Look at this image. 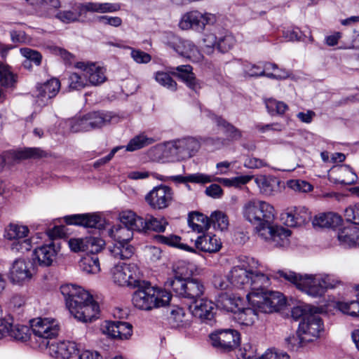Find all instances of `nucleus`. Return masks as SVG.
I'll use <instances>...</instances> for the list:
<instances>
[{
  "label": "nucleus",
  "mask_w": 359,
  "mask_h": 359,
  "mask_svg": "<svg viewBox=\"0 0 359 359\" xmlns=\"http://www.w3.org/2000/svg\"><path fill=\"white\" fill-rule=\"evenodd\" d=\"M271 276L269 269L254 258L247 264L233 266L226 278L231 285L238 288H250L247 297L253 306L266 313L281 309L286 304L284 295L278 291H264Z\"/></svg>",
  "instance_id": "f257e3e1"
},
{
  "label": "nucleus",
  "mask_w": 359,
  "mask_h": 359,
  "mask_svg": "<svg viewBox=\"0 0 359 359\" xmlns=\"http://www.w3.org/2000/svg\"><path fill=\"white\" fill-rule=\"evenodd\" d=\"M60 292L69 312L78 320L88 323L98 318L99 305L83 288L65 284L60 287Z\"/></svg>",
  "instance_id": "f03ea898"
},
{
  "label": "nucleus",
  "mask_w": 359,
  "mask_h": 359,
  "mask_svg": "<svg viewBox=\"0 0 359 359\" xmlns=\"http://www.w3.org/2000/svg\"><path fill=\"white\" fill-rule=\"evenodd\" d=\"M243 217L255 225V231L259 235L267 230L275 219V209L270 203L259 200L246 202L242 209Z\"/></svg>",
  "instance_id": "7ed1b4c3"
},
{
  "label": "nucleus",
  "mask_w": 359,
  "mask_h": 359,
  "mask_svg": "<svg viewBox=\"0 0 359 359\" xmlns=\"http://www.w3.org/2000/svg\"><path fill=\"white\" fill-rule=\"evenodd\" d=\"M136 287L138 289L134 292L132 302L138 309L149 311L165 306L171 300L172 295L169 292L152 287L150 283L140 281V285Z\"/></svg>",
  "instance_id": "20e7f679"
},
{
  "label": "nucleus",
  "mask_w": 359,
  "mask_h": 359,
  "mask_svg": "<svg viewBox=\"0 0 359 359\" xmlns=\"http://www.w3.org/2000/svg\"><path fill=\"white\" fill-rule=\"evenodd\" d=\"M121 6L118 4L88 2L76 4L72 10L60 11L55 18L63 23H72L79 20L81 16L90 13H114L119 11Z\"/></svg>",
  "instance_id": "39448f33"
},
{
  "label": "nucleus",
  "mask_w": 359,
  "mask_h": 359,
  "mask_svg": "<svg viewBox=\"0 0 359 359\" xmlns=\"http://www.w3.org/2000/svg\"><path fill=\"white\" fill-rule=\"evenodd\" d=\"M173 277L168 278L165 286L170 288L178 297L196 301L205 291L203 283L197 278H183V273L175 269Z\"/></svg>",
  "instance_id": "423d86ee"
},
{
  "label": "nucleus",
  "mask_w": 359,
  "mask_h": 359,
  "mask_svg": "<svg viewBox=\"0 0 359 359\" xmlns=\"http://www.w3.org/2000/svg\"><path fill=\"white\" fill-rule=\"evenodd\" d=\"M280 277L294 284L299 290L304 292L313 297L323 296L324 287L321 280V276L300 275L291 271L279 270L277 272Z\"/></svg>",
  "instance_id": "0eeeda50"
},
{
  "label": "nucleus",
  "mask_w": 359,
  "mask_h": 359,
  "mask_svg": "<svg viewBox=\"0 0 359 359\" xmlns=\"http://www.w3.org/2000/svg\"><path fill=\"white\" fill-rule=\"evenodd\" d=\"M30 326L34 334L36 346L47 348L50 340L57 337L60 325L57 320L50 318H37L30 320Z\"/></svg>",
  "instance_id": "6e6552de"
},
{
  "label": "nucleus",
  "mask_w": 359,
  "mask_h": 359,
  "mask_svg": "<svg viewBox=\"0 0 359 359\" xmlns=\"http://www.w3.org/2000/svg\"><path fill=\"white\" fill-rule=\"evenodd\" d=\"M133 231L128 226H114L110 229L109 234L116 241L109 250L115 259H127L134 254V248L128 243L133 236Z\"/></svg>",
  "instance_id": "1a4fd4ad"
},
{
  "label": "nucleus",
  "mask_w": 359,
  "mask_h": 359,
  "mask_svg": "<svg viewBox=\"0 0 359 359\" xmlns=\"http://www.w3.org/2000/svg\"><path fill=\"white\" fill-rule=\"evenodd\" d=\"M165 43L179 56L191 62H199L203 59V55L199 47L189 39L182 38L170 34L168 35Z\"/></svg>",
  "instance_id": "9d476101"
},
{
  "label": "nucleus",
  "mask_w": 359,
  "mask_h": 359,
  "mask_svg": "<svg viewBox=\"0 0 359 359\" xmlns=\"http://www.w3.org/2000/svg\"><path fill=\"white\" fill-rule=\"evenodd\" d=\"M217 20L215 15L208 12L192 10L184 13L178 23L180 29L202 32L207 25H213Z\"/></svg>",
  "instance_id": "9b49d317"
},
{
  "label": "nucleus",
  "mask_w": 359,
  "mask_h": 359,
  "mask_svg": "<svg viewBox=\"0 0 359 359\" xmlns=\"http://www.w3.org/2000/svg\"><path fill=\"white\" fill-rule=\"evenodd\" d=\"M111 273L113 281L118 285L133 287L140 285L139 269L134 264H116L111 269Z\"/></svg>",
  "instance_id": "f8f14e48"
},
{
  "label": "nucleus",
  "mask_w": 359,
  "mask_h": 359,
  "mask_svg": "<svg viewBox=\"0 0 359 359\" xmlns=\"http://www.w3.org/2000/svg\"><path fill=\"white\" fill-rule=\"evenodd\" d=\"M212 345L222 351H231L240 345L241 337L236 330H220L210 336Z\"/></svg>",
  "instance_id": "ddd939ff"
},
{
  "label": "nucleus",
  "mask_w": 359,
  "mask_h": 359,
  "mask_svg": "<svg viewBox=\"0 0 359 359\" xmlns=\"http://www.w3.org/2000/svg\"><path fill=\"white\" fill-rule=\"evenodd\" d=\"M75 68L84 74L88 87L99 86L107 81L105 69L91 62H78Z\"/></svg>",
  "instance_id": "4468645a"
},
{
  "label": "nucleus",
  "mask_w": 359,
  "mask_h": 359,
  "mask_svg": "<svg viewBox=\"0 0 359 359\" xmlns=\"http://www.w3.org/2000/svg\"><path fill=\"white\" fill-rule=\"evenodd\" d=\"M298 329L299 332L302 334L303 339L309 343L320 337L324 327L321 318L313 313L306 316L299 323Z\"/></svg>",
  "instance_id": "2eb2a0df"
},
{
  "label": "nucleus",
  "mask_w": 359,
  "mask_h": 359,
  "mask_svg": "<svg viewBox=\"0 0 359 359\" xmlns=\"http://www.w3.org/2000/svg\"><path fill=\"white\" fill-rule=\"evenodd\" d=\"M173 198L172 190L168 186L154 187L145 196V200L153 209L161 210L167 208Z\"/></svg>",
  "instance_id": "dca6fc26"
},
{
  "label": "nucleus",
  "mask_w": 359,
  "mask_h": 359,
  "mask_svg": "<svg viewBox=\"0 0 359 359\" xmlns=\"http://www.w3.org/2000/svg\"><path fill=\"white\" fill-rule=\"evenodd\" d=\"M33 277L29 263L24 259H16L11 264L8 278L13 284L22 285Z\"/></svg>",
  "instance_id": "f3484780"
},
{
  "label": "nucleus",
  "mask_w": 359,
  "mask_h": 359,
  "mask_svg": "<svg viewBox=\"0 0 359 359\" xmlns=\"http://www.w3.org/2000/svg\"><path fill=\"white\" fill-rule=\"evenodd\" d=\"M291 231L280 226H274L273 224L267 228V230L263 231L258 236L269 242L271 245L276 248H285L290 244L289 237Z\"/></svg>",
  "instance_id": "a211bd4d"
},
{
  "label": "nucleus",
  "mask_w": 359,
  "mask_h": 359,
  "mask_svg": "<svg viewBox=\"0 0 359 359\" xmlns=\"http://www.w3.org/2000/svg\"><path fill=\"white\" fill-rule=\"evenodd\" d=\"M36 104L39 107L47 105L50 100L56 96L60 89V82L57 79L53 78L46 82L38 85Z\"/></svg>",
  "instance_id": "6ab92c4d"
},
{
  "label": "nucleus",
  "mask_w": 359,
  "mask_h": 359,
  "mask_svg": "<svg viewBox=\"0 0 359 359\" xmlns=\"http://www.w3.org/2000/svg\"><path fill=\"white\" fill-rule=\"evenodd\" d=\"M60 246L55 242L36 248L33 252V260L41 266H50L55 259Z\"/></svg>",
  "instance_id": "aec40b11"
},
{
  "label": "nucleus",
  "mask_w": 359,
  "mask_h": 359,
  "mask_svg": "<svg viewBox=\"0 0 359 359\" xmlns=\"http://www.w3.org/2000/svg\"><path fill=\"white\" fill-rule=\"evenodd\" d=\"M328 175L334 183L344 185H351L358 179L356 174L347 165L339 164L332 166Z\"/></svg>",
  "instance_id": "412c9836"
},
{
  "label": "nucleus",
  "mask_w": 359,
  "mask_h": 359,
  "mask_svg": "<svg viewBox=\"0 0 359 359\" xmlns=\"http://www.w3.org/2000/svg\"><path fill=\"white\" fill-rule=\"evenodd\" d=\"M281 219L288 226H301L310 220L311 212L305 207H294L282 214Z\"/></svg>",
  "instance_id": "4be33fe9"
},
{
  "label": "nucleus",
  "mask_w": 359,
  "mask_h": 359,
  "mask_svg": "<svg viewBox=\"0 0 359 359\" xmlns=\"http://www.w3.org/2000/svg\"><path fill=\"white\" fill-rule=\"evenodd\" d=\"M154 140L147 137L145 135L141 134L135 136L130 140L126 146H118L112 149L107 157H113L114 155H126V151H133L140 149L145 146L152 144Z\"/></svg>",
  "instance_id": "5701e85b"
},
{
  "label": "nucleus",
  "mask_w": 359,
  "mask_h": 359,
  "mask_svg": "<svg viewBox=\"0 0 359 359\" xmlns=\"http://www.w3.org/2000/svg\"><path fill=\"white\" fill-rule=\"evenodd\" d=\"M104 332L113 339H128L132 335L133 326L127 322H107Z\"/></svg>",
  "instance_id": "b1692460"
},
{
  "label": "nucleus",
  "mask_w": 359,
  "mask_h": 359,
  "mask_svg": "<svg viewBox=\"0 0 359 359\" xmlns=\"http://www.w3.org/2000/svg\"><path fill=\"white\" fill-rule=\"evenodd\" d=\"M65 220L67 224L79 225L86 228H97L102 226V218L96 214H78L67 216Z\"/></svg>",
  "instance_id": "393cba45"
},
{
  "label": "nucleus",
  "mask_w": 359,
  "mask_h": 359,
  "mask_svg": "<svg viewBox=\"0 0 359 359\" xmlns=\"http://www.w3.org/2000/svg\"><path fill=\"white\" fill-rule=\"evenodd\" d=\"M48 347L52 356L61 359H69L78 351L77 344L71 341L53 342Z\"/></svg>",
  "instance_id": "a878e982"
},
{
  "label": "nucleus",
  "mask_w": 359,
  "mask_h": 359,
  "mask_svg": "<svg viewBox=\"0 0 359 359\" xmlns=\"http://www.w3.org/2000/svg\"><path fill=\"white\" fill-rule=\"evenodd\" d=\"M216 305L212 301L201 299L191 311L192 315L203 322L210 323L214 320Z\"/></svg>",
  "instance_id": "bb28decb"
},
{
  "label": "nucleus",
  "mask_w": 359,
  "mask_h": 359,
  "mask_svg": "<svg viewBox=\"0 0 359 359\" xmlns=\"http://www.w3.org/2000/svg\"><path fill=\"white\" fill-rule=\"evenodd\" d=\"M337 238L344 247L359 246V227L351 224L340 229L337 233Z\"/></svg>",
  "instance_id": "cd10ccee"
},
{
  "label": "nucleus",
  "mask_w": 359,
  "mask_h": 359,
  "mask_svg": "<svg viewBox=\"0 0 359 359\" xmlns=\"http://www.w3.org/2000/svg\"><path fill=\"white\" fill-rule=\"evenodd\" d=\"M196 248L201 251L214 253L222 248V242L215 235L205 234L200 236L195 242Z\"/></svg>",
  "instance_id": "c85d7f7f"
},
{
  "label": "nucleus",
  "mask_w": 359,
  "mask_h": 359,
  "mask_svg": "<svg viewBox=\"0 0 359 359\" xmlns=\"http://www.w3.org/2000/svg\"><path fill=\"white\" fill-rule=\"evenodd\" d=\"M87 115L90 130L102 127L107 123H116L118 121V117L109 111H95Z\"/></svg>",
  "instance_id": "c756f323"
},
{
  "label": "nucleus",
  "mask_w": 359,
  "mask_h": 359,
  "mask_svg": "<svg viewBox=\"0 0 359 359\" xmlns=\"http://www.w3.org/2000/svg\"><path fill=\"white\" fill-rule=\"evenodd\" d=\"M172 74L183 81L190 89L197 91L200 88V85L193 73V68L191 65L178 66L175 68V72Z\"/></svg>",
  "instance_id": "7c9ffc66"
},
{
  "label": "nucleus",
  "mask_w": 359,
  "mask_h": 359,
  "mask_svg": "<svg viewBox=\"0 0 359 359\" xmlns=\"http://www.w3.org/2000/svg\"><path fill=\"white\" fill-rule=\"evenodd\" d=\"M341 217L334 212L321 213L316 215L313 220L314 226L320 228H334L340 224Z\"/></svg>",
  "instance_id": "2f4dec72"
},
{
  "label": "nucleus",
  "mask_w": 359,
  "mask_h": 359,
  "mask_svg": "<svg viewBox=\"0 0 359 359\" xmlns=\"http://www.w3.org/2000/svg\"><path fill=\"white\" fill-rule=\"evenodd\" d=\"M119 219L124 225L123 226H128L137 231H141L143 229V218L137 216L132 210H126L121 212Z\"/></svg>",
  "instance_id": "473e14b6"
},
{
  "label": "nucleus",
  "mask_w": 359,
  "mask_h": 359,
  "mask_svg": "<svg viewBox=\"0 0 359 359\" xmlns=\"http://www.w3.org/2000/svg\"><path fill=\"white\" fill-rule=\"evenodd\" d=\"M188 223L192 230L197 233H203L210 228L209 217L197 212L189 215Z\"/></svg>",
  "instance_id": "72a5a7b5"
},
{
  "label": "nucleus",
  "mask_w": 359,
  "mask_h": 359,
  "mask_svg": "<svg viewBox=\"0 0 359 359\" xmlns=\"http://www.w3.org/2000/svg\"><path fill=\"white\" fill-rule=\"evenodd\" d=\"M60 126L65 128L67 132L78 133L90 130L88 115L82 118H74L63 121L60 123Z\"/></svg>",
  "instance_id": "f704fd0d"
},
{
  "label": "nucleus",
  "mask_w": 359,
  "mask_h": 359,
  "mask_svg": "<svg viewBox=\"0 0 359 359\" xmlns=\"http://www.w3.org/2000/svg\"><path fill=\"white\" fill-rule=\"evenodd\" d=\"M170 325L173 327H187L191 325L190 316L187 314L182 308L172 310L169 318Z\"/></svg>",
  "instance_id": "c9c22d12"
},
{
  "label": "nucleus",
  "mask_w": 359,
  "mask_h": 359,
  "mask_svg": "<svg viewBox=\"0 0 359 359\" xmlns=\"http://www.w3.org/2000/svg\"><path fill=\"white\" fill-rule=\"evenodd\" d=\"M255 182L260 189V191L265 195H271L278 186V181L276 178L261 175L255 179Z\"/></svg>",
  "instance_id": "e433bc0d"
},
{
  "label": "nucleus",
  "mask_w": 359,
  "mask_h": 359,
  "mask_svg": "<svg viewBox=\"0 0 359 359\" xmlns=\"http://www.w3.org/2000/svg\"><path fill=\"white\" fill-rule=\"evenodd\" d=\"M252 308H245L240 311L237 313L238 321L244 325L250 326L253 325L255 320L257 319L258 312L266 313L264 311H260L258 308L253 306L250 302Z\"/></svg>",
  "instance_id": "4c0bfd02"
},
{
  "label": "nucleus",
  "mask_w": 359,
  "mask_h": 359,
  "mask_svg": "<svg viewBox=\"0 0 359 359\" xmlns=\"http://www.w3.org/2000/svg\"><path fill=\"white\" fill-rule=\"evenodd\" d=\"M80 269L86 273L96 274L100 271V260L97 255H87L79 262Z\"/></svg>",
  "instance_id": "58836bf2"
},
{
  "label": "nucleus",
  "mask_w": 359,
  "mask_h": 359,
  "mask_svg": "<svg viewBox=\"0 0 359 359\" xmlns=\"http://www.w3.org/2000/svg\"><path fill=\"white\" fill-rule=\"evenodd\" d=\"M8 334L11 338L20 341H27L31 336L30 329L26 325H12L8 328L6 334Z\"/></svg>",
  "instance_id": "ea45409f"
},
{
  "label": "nucleus",
  "mask_w": 359,
  "mask_h": 359,
  "mask_svg": "<svg viewBox=\"0 0 359 359\" xmlns=\"http://www.w3.org/2000/svg\"><path fill=\"white\" fill-rule=\"evenodd\" d=\"M143 229L141 231L151 230L156 232H163L166 226L168 224L165 218H156L151 215H148L143 219Z\"/></svg>",
  "instance_id": "a19ab883"
},
{
  "label": "nucleus",
  "mask_w": 359,
  "mask_h": 359,
  "mask_svg": "<svg viewBox=\"0 0 359 359\" xmlns=\"http://www.w3.org/2000/svg\"><path fill=\"white\" fill-rule=\"evenodd\" d=\"M29 229L26 226L11 223L6 229L5 237L17 241L27 236Z\"/></svg>",
  "instance_id": "79ce46f5"
},
{
  "label": "nucleus",
  "mask_w": 359,
  "mask_h": 359,
  "mask_svg": "<svg viewBox=\"0 0 359 359\" xmlns=\"http://www.w3.org/2000/svg\"><path fill=\"white\" fill-rule=\"evenodd\" d=\"M212 120L221 128L222 133L229 137L231 141L238 140L241 137V132L236 128L234 126L227 123L222 118L217 116H212Z\"/></svg>",
  "instance_id": "37998d69"
},
{
  "label": "nucleus",
  "mask_w": 359,
  "mask_h": 359,
  "mask_svg": "<svg viewBox=\"0 0 359 359\" xmlns=\"http://www.w3.org/2000/svg\"><path fill=\"white\" fill-rule=\"evenodd\" d=\"M157 242L163 244H166L170 246L178 248L180 249L194 252L195 250L187 244L182 243L181 238L175 235H170L168 236L158 235L155 237Z\"/></svg>",
  "instance_id": "c03bdc74"
},
{
  "label": "nucleus",
  "mask_w": 359,
  "mask_h": 359,
  "mask_svg": "<svg viewBox=\"0 0 359 359\" xmlns=\"http://www.w3.org/2000/svg\"><path fill=\"white\" fill-rule=\"evenodd\" d=\"M156 149L159 152H161L163 156H165L182 154L180 139L159 144L156 147Z\"/></svg>",
  "instance_id": "a18cd8bd"
},
{
  "label": "nucleus",
  "mask_w": 359,
  "mask_h": 359,
  "mask_svg": "<svg viewBox=\"0 0 359 359\" xmlns=\"http://www.w3.org/2000/svg\"><path fill=\"white\" fill-rule=\"evenodd\" d=\"M244 165L250 169H259L263 167L269 166L272 169L281 171H292L294 170V167H290L286 165H280L278 167L271 166L262 158H245Z\"/></svg>",
  "instance_id": "49530a36"
},
{
  "label": "nucleus",
  "mask_w": 359,
  "mask_h": 359,
  "mask_svg": "<svg viewBox=\"0 0 359 359\" xmlns=\"http://www.w3.org/2000/svg\"><path fill=\"white\" fill-rule=\"evenodd\" d=\"M210 226L212 224L215 229L224 231L229 226V219L227 215L222 211H215L209 217Z\"/></svg>",
  "instance_id": "de8ad7c7"
},
{
  "label": "nucleus",
  "mask_w": 359,
  "mask_h": 359,
  "mask_svg": "<svg viewBox=\"0 0 359 359\" xmlns=\"http://www.w3.org/2000/svg\"><path fill=\"white\" fill-rule=\"evenodd\" d=\"M68 86L71 90H76L88 87L84 74L79 70L70 74L68 78Z\"/></svg>",
  "instance_id": "09e8293b"
},
{
  "label": "nucleus",
  "mask_w": 359,
  "mask_h": 359,
  "mask_svg": "<svg viewBox=\"0 0 359 359\" xmlns=\"http://www.w3.org/2000/svg\"><path fill=\"white\" fill-rule=\"evenodd\" d=\"M155 81L166 89L175 91L177 89V83L172 79L169 73L163 71H158L154 73Z\"/></svg>",
  "instance_id": "8fccbe9b"
},
{
  "label": "nucleus",
  "mask_w": 359,
  "mask_h": 359,
  "mask_svg": "<svg viewBox=\"0 0 359 359\" xmlns=\"http://www.w3.org/2000/svg\"><path fill=\"white\" fill-rule=\"evenodd\" d=\"M236 43L234 36L229 32H225L218 37L217 50L223 53H227L234 47Z\"/></svg>",
  "instance_id": "3c124183"
},
{
  "label": "nucleus",
  "mask_w": 359,
  "mask_h": 359,
  "mask_svg": "<svg viewBox=\"0 0 359 359\" xmlns=\"http://www.w3.org/2000/svg\"><path fill=\"white\" fill-rule=\"evenodd\" d=\"M266 107L271 115H282L287 109L288 106L282 101L269 98L265 101Z\"/></svg>",
  "instance_id": "603ef678"
},
{
  "label": "nucleus",
  "mask_w": 359,
  "mask_h": 359,
  "mask_svg": "<svg viewBox=\"0 0 359 359\" xmlns=\"http://www.w3.org/2000/svg\"><path fill=\"white\" fill-rule=\"evenodd\" d=\"M86 252L90 255H96L105 245L104 241L97 237H86Z\"/></svg>",
  "instance_id": "864d4df0"
},
{
  "label": "nucleus",
  "mask_w": 359,
  "mask_h": 359,
  "mask_svg": "<svg viewBox=\"0 0 359 359\" xmlns=\"http://www.w3.org/2000/svg\"><path fill=\"white\" fill-rule=\"evenodd\" d=\"M181 152L187 151L191 156H194L200 148L199 142L193 137L180 139Z\"/></svg>",
  "instance_id": "5fc2aeb1"
},
{
  "label": "nucleus",
  "mask_w": 359,
  "mask_h": 359,
  "mask_svg": "<svg viewBox=\"0 0 359 359\" xmlns=\"http://www.w3.org/2000/svg\"><path fill=\"white\" fill-rule=\"evenodd\" d=\"M15 83L14 74L7 65L0 64V86L5 88L12 87Z\"/></svg>",
  "instance_id": "6e6d98bb"
},
{
  "label": "nucleus",
  "mask_w": 359,
  "mask_h": 359,
  "mask_svg": "<svg viewBox=\"0 0 359 359\" xmlns=\"http://www.w3.org/2000/svg\"><path fill=\"white\" fill-rule=\"evenodd\" d=\"M285 340L287 347L292 350H297L308 344L307 341L303 339L302 334L299 332V329L295 333L287 337Z\"/></svg>",
  "instance_id": "4d7b16f0"
},
{
  "label": "nucleus",
  "mask_w": 359,
  "mask_h": 359,
  "mask_svg": "<svg viewBox=\"0 0 359 359\" xmlns=\"http://www.w3.org/2000/svg\"><path fill=\"white\" fill-rule=\"evenodd\" d=\"M287 184L291 189L300 193L309 192L313 188L309 182L302 180H290Z\"/></svg>",
  "instance_id": "13d9d810"
},
{
  "label": "nucleus",
  "mask_w": 359,
  "mask_h": 359,
  "mask_svg": "<svg viewBox=\"0 0 359 359\" xmlns=\"http://www.w3.org/2000/svg\"><path fill=\"white\" fill-rule=\"evenodd\" d=\"M12 157H46L47 154L39 148H26L13 151Z\"/></svg>",
  "instance_id": "bf43d9fd"
},
{
  "label": "nucleus",
  "mask_w": 359,
  "mask_h": 359,
  "mask_svg": "<svg viewBox=\"0 0 359 359\" xmlns=\"http://www.w3.org/2000/svg\"><path fill=\"white\" fill-rule=\"evenodd\" d=\"M344 217L354 225H359V203L351 205L344 210Z\"/></svg>",
  "instance_id": "052dcab7"
},
{
  "label": "nucleus",
  "mask_w": 359,
  "mask_h": 359,
  "mask_svg": "<svg viewBox=\"0 0 359 359\" xmlns=\"http://www.w3.org/2000/svg\"><path fill=\"white\" fill-rule=\"evenodd\" d=\"M309 314H313V309L311 306L307 304H300L292 308L291 311L292 317L294 320H298L300 318L303 319Z\"/></svg>",
  "instance_id": "680f3d73"
},
{
  "label": "nucleus",
  "mask_w": 359,
  "mask_h": 359,
  "mask_svg": "<svg viewBox=\"0 0 359 359\" xmlns=\"http://www.w3.org/2000/svg\"><path fill=\"white\" fill-rule=\"evenodd\" d=\"M218 37L212 33H206L203 38V43L205 51L211 54L213 53L215 48H217Z\"/></svg>",
  "instance_id": "e2e57ef3"
},
{
  "label": "nucleus",
  "mask_w": 359,
  "mask_h": 359,
  "mask_svg": "<svg viewBox=\"0 0 359 359\" xmlns=\"http://www.w3.org/2000/svg\"><path fill=\"white\" fill-rule=\"evenodd\" d=\"M20 52L27 60L33 62L37 66L40 65L42 56L39 52L29 48H20Z\"/></svg>",
  "instance_id": "0e129e2a"
},
{
  "label": "nucleus",
  "mask_w": 359,
  "mask_h": 359,
  "mask_svg": "<svg viewBox=\"0 0 359 359\" xmlns=\"http://www.w3.org/2000/svg\"><path fill=\"white\" fill-rule=\"evenodd\" d=\"M128 48L130 49V56L135 62L138 64H147L151 61V57L149 54L130 47H128Z\"/></svg>",
  "instance_id": "69168bd1"
},
{
  "label": "nucleus",
  "mask_w": 359,
  "mask_h": 359,
  "mask_svg": "<svg viewBox=\"0 0 359 359\" xmlns=\"http://www.w3.org/2000/svg\"><path fill=\"white\" fill-rule=\"evenodd\" d=\"M97 21L102 25L119 27L122 24V20L116 16L100 15L97 18Z\"/></svg>",
  "instance_id": "338daca9"
},
{
  "label": "nucleus",
  "mask_w": 359,
  "mask_h": 359,
  "mask_svg": "<svg viewBox=\"0 0 359 359\" xmlns=\"http://www.w3.org/2000/svg\"><path fill=\"white\" fill-rule=\"evenodd\" d=\"M11 248L19 252H26L32 248V242L29 238H22L12 243Z\"/></svg>",
  "instance_id": "774afa93"
}]
</instances>
